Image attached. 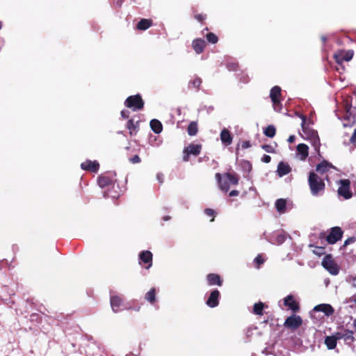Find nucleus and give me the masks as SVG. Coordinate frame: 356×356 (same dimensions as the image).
<instances>
[{"label":"nucleus","mask_w":356,"mask_h":356,"mask_svg":"<svg viewBox=\"0 0 356 356\" xmlns=\"http://www.w3.org/2000/svg\"><path fill=\"white\" fill-rule=\"evenodd\" d=\"M325 179L328 180L327 175L323 178L314 170L309 172L307 181L311 194L313 196H321L324 193L325 190Z\"/></svg>","instance_id":"f257e3e1"},{"label":"nucleus","mask_w":356,"mask_h":356,"mask_svg":"<svg viewBox=\"0 0 356 356\" xmlns=\"http://www.w3.org/2000/svg\"><path fill=\"white\" fill-rule=\"evenodd\" d=\"M302 119V129L303 132V137L305 139L309 140L312 145L314 147L315 151L319 154H320V147H321V142L320 138L318 136V132L309 128V127L305 125L306 123V117L305 115H301Z\"/></svg>","instance_id":"f03ea898"},{"label":"nucleus","mask_w":356,"mask_h":356,"mask_svg":"<svg viewBox=\"0 0 356 356\" xmlns=\"http://www.w3.org/2000/svg\"><path fill=\"white\" fill-rule=\"evenodd\" d=\"M354 56V51L352 49H338L333 55V58L337 63L335 69L340 74L346 70L343 62H349Z\"/></svg>","instance_id":"7ed1b4c3"},{"label":"nucleus","mask_w":356,"mask_h":356,"mask_svg":"<svg viewBox=\"0 0 356 356\" xmlns=\"http://www.w3.org/2000/svg\"><path fill=\"white\" fill-rule=\"evenodd\" d=\"M343 232L339 227H332L327 236L325 233H321L320 238H325L327 242L329 244H334L337 241H340L343 236Z\"/></svg>","instance_id":"20e7f679"},{"label":"nucleus","mask_w":356,"mask_h":356,"mask_svg":"<svg viewBox=\"0 0 356 356\" xmlns=\"http://www.w3.org/2000/svg\"><path fill=\"white\" fill-rule=\"evenodd\" d=\"M144 101L140 95L129 96L124 101L126 107L131 108L133 111L141 110L144 108Z\"/></svg>","instance_id":"39448f33"},{"label":"nucleus","mask_w":356,"mask_h":356,"mask_svg":"<svg viewBox=\"0 0 356 356\" xmlns=\"http://www.w3.org/2000/svg\"><path fill=\"white\" fill-rule=\"evenodd\" d=\"M339 187L337 189L339 196L343 197L345 200H349L353 197V193L350 191V181L348 179H340L339 181Z\"/></svg>","instance_id":"423d86ee"},{"label":"nucleus","mask_w":356,"mask_h":356,"mask_svg":"<svg viewBox=\"0 0 356 356\" xmlns=\"http://www.w3.org/2000/svg\"><path fill=\"white\" fill-rule=\"evenodd\" d=\"M282 90L280 86H275L273 87L270 92V97L273 102V108L275 111L277 112H280L282 110V104H281V95H282Z\"/></svg>","instance_id":"0eeeda50"},{"label":"nucleus","mask_w":356,"mask_h":356,"mask_svg":"<svg viewBox=\"0 0 356 356\" xmlns=\"http://www.w3.org/2000/svg\"><path fill=\"white\" fill-rule=\"evenodd\" d=\"M201 144H193L191 143L188 146L185 147L183 150V161L188 162L190 159V156L193 155L195 156H198L202 150Z\"/></svg>","instance_id":"6e6552de"},{"label":"nucleus","mask_w":356,"mask_h":356,"mask_svg":"<svg viewBox=\"0 0 356 356\" xmlns=\"http://www.w3.org/2000/svg\"><path fill=\"white\" fill-rule=\"evenodd\" d=\"M321 264L330 274L337 275L339 273V268L331 254L325 255Z\"/></svg>","instance_id":"1a4fd4ad"},{"label":"nucleus","mask_w":356,"mask_h":356,"mask_svg":"<svg viewBox=\"0 0 356 356\" xmlns=\"http://www.w3.org/2000/svg\"><path fill=\"white\" fill-rule=\"evenodd\" d=\"M302 324V319L300 316L293 314L286 318L284 326L291 330L298 329Z\"/></svg>","instance_id":"9d476101"},{"label":"nucleus","mask_w":356,"mask_h":356,"mask_svg":"<svg viewBox=\"0 0 356 356\" xmlns=\"http://www.w3.org/2000/svg\"><path fill=\"white\" fill-rule=\"evenodd\" d=\"M152 253L149 250H143L139 254L140 264H145V268L149 269L152 266Z\"/></svg>","instance_id":"9b49d317"},{"label":"nucleus","mask_w":356,"mask_h":356,"mask_svg":"<svg viewBox=\"0 0 356 356\" xmlns=\"http://www.w3.org/2000/svg\"><path fill=\"white\" fill-rule=\"evenodd\" d=\"M220 296V293L218 289L213 290L206 301L207 305L211 308L217 307L219 305Z\"/></svg>","instance_id":"f8f14e48"},{"label":"nucleus","mask_w":356,"mask_h":356,"mask_svg":"<svg viewBox=\"0 0 356 356\" xmlns=\"http://www.w3.org/2000/svg\"><path fill=\"white\" fill-rule=\"evenodd\" d=\"M284 305L293 312H298L300 310L299 303L295 300L292 295H288L284 298Z\"/></svg>","instance_id":"ddd939ff"},{"label":"nucleus","mask_w":356,"mask_h":356,"mask_svg":"<svg viewBox=\"0 0 356 356\" xmlns=\"http://www.w3.org/2000/svg\"><path fill=\"white\" fill-rule=\"evenodd\" d=\"M332 168H334V167L331 163L326 160H323L321 163L316 165V171L314 172L321 175H323Z\"/></svg>","instance_id":"4468645a"},{"label":"nucleus","mask_w":356,"mask_h":356,"mask_svg":"<svg viewBox=\"0 0 356 356\" xmlns=\"http://www.w3.org/2000/svg\"><path fill=\"white\" fill-rule=\"evenodd\" d=\"M81 168L83 170L97 172L99 168V164L97 161L86 160L81 164Z\"/></svg>","instance_id":"2eb2a0df"},{"label":"nucleus","mask_w":356,"mask_h":356,"mask_svg":"<svg viewBox=\"0 0 356 356\" xmlns=\"http://www.w3.org/2000/svg\"><path fill=\"white\" fill-rule=\"evenodd\" d=\"M113 177L108 174H103L97 179V183L101 188H105L113 184Z\"/></svg>","instance_id":"dca6fc26"},{"label":"nucleus","mask_w":356,"mask_h":356,"mask_svg":"<svg viewBox=\"0 0 356 356\" xmlns=\"http://www.w3.org/2000/svg\"><path fill=\"white\" fill-rule=\"evenodd\" d=\"M220 138L221 140V142L223 145L225 146H228L232 143L233 141V136L231 134V132L227 129L226 128H224L220 134Z\"/></svg>","instance_id":"f3484780"},{"label":"nucleus","mask_w":356,"mask_h":356,"mask_svg":"<svg viewBox=\"0 0 356 356\" xmlns=\"http://www.w3.org/2000/svg\"><path fill=\"white\" fill-rule=\"evenodd\" d=\"M314 311L315 312H323L327 316H332L334 312V309L332 307V305L329 304H320L314 307Z\"/></svg>","instance_id":"a211bd4d"},{"label":"nucleus","mask_w":356,"mask_h":356,"mask_svg":"<svg viewBox=\"0 0 356 356\" xmlns=\"http://www.w3.org/2000/svg\"><path fill=\"white\" fill-rule=\"evenodd\" d=\"M206 47V42L201 38H197L193 40L192 47L196 54H200L202 53Z\"/></svg>","instance_id":"6ab92c4d"},{"label":"nucleus","mask_w":356,"mask_h":356,"mask_svg":"<svg viewBox=\"0 0 356 356\" xmlns=\"http://www.w3.org/2000/svg\"><path fill=\"white\" fill-rule=\"evenodd\" d=\"M207 280L209 285H217L221 286L222 285V280L220 276L216 273H209L207 276Z\"/></svg>","instance_id":"aec40b11"},{"label":"nucleus","mask_w":356,"mask_h":356,"mask_svg":"<svg viewBox=\"0 0 356 356\" xmlns=\"http://www.w3.org/2000/svg\"><path fill=\"white\" fill-rule=\"evenodd\" d=\"M291 171V168L287 163L280 161L278 163L277 173L279 177H283L289 174Z\"/></svg>","instance_id":"412c9836"},{"label":"nucleus","mask_w":356,"mask_h":356,"mask_svg":"<svg viewBox=\"0 0 356 356\" xmlns=\"http://www.w3.org/2000/svg\"><path fill=\"white\" fill-rule=\"evenodd\" d=\"M111 306L114 312L119 311V307L121 306L122 299L118 296H112L110 298Z\"/></svg>","instance_id":"4be33fe9"},{"label":"nucleus","mask_w":356,"mask_h":356,"mask_svg":"<svg viewBox=\"0 0 356 356\" xmlns=\"http://www.w3.org/2000/svg\"><path fill=\"white\" fill-rule=\"evenodd\" d=\"M153 21L151 19H141L136 25V29L140 31H145L151 27Z\"/></svg>","instance_id":"5701e85b"},{"label":"nucleus","mask_w":356,"mask_h":356,"mask_svg":"<svg viewBox=\"0 0 356 356\" xmlns=\"http://www.w3.org/2000/svg\"><path fill=\"white\" fill-rule=\"evenodd\" d=\"M297 152L300 155V159L305 161L309 155V147L304 143H300L297 146Z\"/></svg>","instance_id":"b1692460"},{"label":"nucleus","mask_w":356,"mask_h":356,"mask_svg":"<svg viewBox=\"0 0 356 356\" xmlns=\"http://www.w3.org/2000/svg\"><path fill=\"white\" fill-rule=\"evenodd\" d=\"M156 290L155 288H152L149 291H147L145 295V299L149 302L151 305H154L156 302Z\"/></svg>","instance_id":"393cba45"},{"label":"nucleus","mask_w":356,"mask_h":356,"mask_svg":"<svg viewBox=\"0 0 356 356\" xmlns=\"http://www.w3.org/2000/svg\"><path fill=\"white\" fill-rule=\"evenodd\" d=\"M127 128L129 130L130 135L136 134L138 131L139 122H134L133 119H130L127 122Z\"/></svg>","instance_id":"a878e982"},{"label":"nucleus","mask_w":356,"mask_h":356,"mask_svg":"<svg viewBox=\"0 0 356 356\" xmlns=\"http://www.w3.org/2000/svg\"><path fill=\"white\" fill-rule=\"evenodd\" d=\"M150 127L152 130L156 134H160L163 130L161 122L156 119H153L150 121Z\"/></svg>","instance_id":"bb28decb"},{"label":"nucleus","mask_w":356,"mask_h":356,"mask_svg":"<svg viewBox=\"0 0 356 356\" xmlns=\"http://www.w3.org/2000/svg\"><path fill=\"white\" fill-rule=\"evenodd\" d=\"M286 201L284 199H278L275 202V208L280 213L286 212Z\"/></svg>","instance_id":"cd10ccee"},{"label":"nucleus","mask_w":356,"mask_h":356,"mask_svg":"<svg viewBox=\"0 0 356 356\" xmlns=\"http://www.w3.org/2000/svg\"><path fill=\"white\" fill-rule=\"evenodd\" d=\"M353 334V331L350 330H345L343 332V339L347 343H353L355 340Z\"/></svg>","instance_id":"c85d7f7f"},{"label":"nucleus","mask_w":356,"mask_h":356,"mask_svg":"<svg viewBox=\"0 0 356 356\" xmlns=\"http://www.w3.org/2000/svg\"><path fill=\"white\" fill-rule=\"evenodd\" d=\"M337 342L334 337L327 336L325 338V344L329 350L334 349L337 346Z\"/></svg>","instance_id":"c756f323"},{"label":"nucleus","mask_w":356,"mask_h":356,"mask_svg":"<svg viewBox=\"0 0 356 356\" xmlns=\"http://www.w3.org/2000/svg\"><path fill=\"white\" fill-rule=\"evenodd\" d=\"M216 177L218 181L220 188L225 192H227L229 188V186L227 181H222L221 180V175L220 173H216Z\"/></svg>","instance_id":"7c9ffc66"},{"label":"nucleus","mask_w":356,"mask_h":356,"mask_svg":"<svg viewBox=\"0 0 356 356\" xmlns=\"http://www.w3.org/2000/svg\"><path fill=\"white\" fill-rule=\"evenodd\" d=\"M189 136H195L198 131L197 124L195 122H191L187 129Z\"/></svg>","instance_id":"2f4dec72"},{"label":"nucleus","mask_w":356,"mask_h":356,"mask_svg":"<svg viewBox=\"0 0 356 356\" xmlns=\"http://www.w3.org/2000/svg\"><path fill=\"white\" fill-rule=\"evenodd\" d=\"M264 308V304L261 302L255 303L253 307V312L256 315H263V310Z\"/></svg>","instance_id":"473e14b6"},{"label":"nucleus","mask_w":356,"mask_h":356,"mask_svg":"<svg viewBox=\"0 0 356 356\" xmlns=\"http://www.w3.org/2000/svg\"><path fill=\"white\" fill-rule=\"evenodd\" d=\"M265 136L269 138H273L276 134V129L273 125H268L264 131Z\"/></svg>","instance_id":"72a5a7b5"},{"label":"nucleus","mask_w":356,"mask_h":356,"mask_svg":"<svg viewBox=\"0 0 356 356\" xmlns=\"http://www.w3.org/2000/svg\"><path fill=\"white\" fill-rule=\"evenodd\" d=\"M225 176L229 181L230 184L233 185H237L238 184V178L235 174H232L230 172H227Z\"/></svg>","instance_id":"f704fd0d"},{"label":"nucleus","mask_w":356,"mask_h":356,"mask_svg":"<svg viewBox=\"0 0 356 356\" xmlns=\"http://www.w3.org/2000/svg\"><path fill=\"white\" fill-rule=\"evenodd\" d=\"M202 84V79L200 77H195L193 79L191 80L189 82V85L192 86L195 89L199 90L200 87Z\"/></svg>","instance_id":"c9c22d12"},{"label":"nucleus","mask_w":356,"mask_h":356,"mask_svg":"<svg viewBox=\"0 0 356 356\" xmlns=\"http://www.w3.org/2000/svg\"><path fill=\"white\" fill-rule=\"evenodd\" d=\"M207 41L211 44H216L218 41V38L213 33H209L206 35Z\"/></svg>","instance_id":"e433bc0d"},{"label":"nucleus","mask_w":356,"mask_h":356,"mask_svg":"<svg viewBox=\"0 0 356 356\" xmlns=\"http://www.w3.org/2000/svg\"><path fill=\"white\" fill-rule=\"evenodd\" d=\"M204 213L209 216V217H211V219L210 220L211 222H213L214 221V219L216 218V211L212 209H209V208H207V209H204Z\"/></svg>","instance_id":"4c0bfd02"},{"label":"nucleus","mask_w":356,"mask_h":356,"mask_svg":"<svg viewBox=\"0 0 356 356\" xmlns=\"http://www.w3.org/2000/svg\"><path fill=\"white\" fill-rule=\"evenodd\" d=\"M254 262L257 265V268H259L260 266L264 263V259L261 254H258L254 259Z\"/></svg>","instance_id":"58836bf2"},{"label":"nucleus","mask_w":356,"mask_h":356,"mask_svg":"<svg viewBox=\"0 0 356 356\" xmlns=\"http://www.w3.org/2000/svg\"><path fill=\"white\" fill-rule=\"evenodd\" d=\"M261 147L266 152H268V153H273V152H275L274 148L270 145H263L261 146Z\"/></svg>","instance_id":"ea45409f"},{"label":"nucleus","mask_w":356,"mask_h":356,"mask_svg":"<svg viewBox=\"0 0 356 356\" xmlns=\"http://www.w3.org/2000/svg\"><path fill=\"white\" fill-rule=\"evenodd\" d=\"M355 240H356V238L355 236H352V237H350V238H347L344 241V243H343V246L341 247V248H345L348 245L354 243L355 241Z\"/></svg>","instance_id":"a19ab883"},{"label":"nucleus","mask_w":356,"mask_h":356,"mask_svg":"<svg viewBox=\"0 0 356 356\" xmlns=\"http://www.w3.org/2000/svg\"><path fill=\"white\" fill-rule=\"evenodd\" d=\"M194 17L198 22H202L206 19L207 15L204 14H196V15H195Z\"/></svg>","instance_id":"79ce46f5"},{"label":"nucleus","mask_w":356,"mask_h":356,"mask_svg":"<svg viewBox=\"0 0 356 356\" xmlns=\"http://www.w3.org/2000/svg\"><path fill=\"white\" fill-rule=\"evenodd\" d=\"M129 161L132 163H138L141 161L140 158L138 155H135L129 159Z\"/></svg>","instance_id":"37998d69"},{"label":"nucleus","mask_w":356,"mask_h":356,"mask_svg":"<svg viewBox=\"0 0 356 356\" xmlns=\"http://www.w3.org/2000/svg\"><path fill=\"white\" fill-rule=\"evenodd\" d=\"M314 253L318 255H321L324 254V248L323 247H316V250H314Z\"/></svg>","instance_id":"c03bdc74"},{"label":"nucleus","mask_w":356,"mask_h":356,"mask_svg":"<svg viewBox=\"0 0 356 356\" xmlns=\"http://www.w3.org/2000/svg\"><path fill=\"white\" fill-rule=\"evenodd\" d=\"M332 337H334V338L336 339V341L337 342L338 340L343 339V333L337 332L332 334Z\"/></svg>","instance_id":"a18cd8bd"},{"label":"nucleus","mask_w":356,"mask_h":356,"mask_svg":"<svg viewBox=\"0 0 356 356\" xmlns=\"http://www.w3.org/2000/svg\"><path fill=\"white\" fill-rule=\"evenodd\" d=\"M261 161L264 163H268L271 161V157L269 155L264 154L263 157L261 158Z\"/></svg>","instance_id":"49530a36"},{"label":"nucleus","mask_w":356,"mask_h":356,"mask_svg":"<svg viewBox=\"0 0 356 356\" xmlns=\"http://www.w3.org/2000/svg\"><path fill=\"white\" fill-rule=\"evenodd\" d=\"M241 147L243 149H247L251 147L250 142L248 140L243 141L242 143Z\"/></svg>","instance_id":"de8ad7c7"},{"label":"nucleus","mask_w":356,"mask_h":356,"mask_svg":"<svg viewBox=\"0 0 356 356\" xmlns=\"http://www.w3.org/2000/svg\"><path fill=\"white\" fill-rule=\"evenodd\" d=\"M121 116L124 119H127L129 117V112L128 111H127V110H123V111H121Z\"/></svg>","instance_id":"09e8293b"},{"label":"nucleus","mask_w":356,"mask_h":356,"mask_svg":"<svg viewBox=\"0 0 356 356\" xmlns=\"http://www.w3.org/2000/svg\"><path fill=\"white\" fill-rule=\"evenodd\" d=\"M238 194H239V191H238L233 190V191L229 192V195L230 197H233V196H237V195H238Z\"/></svg>","instance_id":"8fccbe9b"},{"label":"nucleus","mask_w":356,"mask_h":356,"mask_svg":"<svg viewBox=\"0 0 356 356\" xmlns=\"http://www.w3.org/2000/svg\"><path fill=\"white\" fill-rule=\"evenodd\" d=\"M122 0H115V5L118 7V8H120L122 5Z\"/></svg>","instance_id":"3c124183"},{"label":"nucleus","mask_w":356,"mask_h":356,"mask_svg":"<svg viewBox=\"0 0 356 356\" xmlns=\"http://www.w3.org/2000/svg\"><path fill=\"white\" fill-rule=\"evenodd\" d=\"M295 139H296L295 136L291 135V136H290L289 137V138H288V141H289V143H293V142L295 141Z\"/></svg>","instance_id":"603ef678"},{"label":"nucleus","mask_w":356,"mask_h":356,"mask_svg":"<svg viewBox=\"0 0 356 356\" xmlns=\"http://www.w3.org/2000/svg\"><path fill=\"white\" fill-rule=\"evenodd\" d=\"M351 140L353 142H356V129L354 131V133L351 137Z\"/></svg>","instance_id":"864d4df0"},{"label":"nucleus","mask_w":356,"mask_h":356,"mask_svg":"<svg viewBox=\"0 0 356 356\" xmlns=\"http://www.w3.org/2000/svg\"><path fill=\"white\" fill-rule=\"evenodd\" d=\"M170 216H164V217L163 218V220H165V221H167V220H170Z\"/></svg>","instance_id":"5fc2aeb1"},{"label":"nucleus","mask_w":356,"mask_h":356,"mask_svg":"<svg viewBox=\"0 0 356 356\" xmlns=\"http://www.w3.org/2000/svg\"><path fill=\"white\" fill-rule=\"evenodd\" d=\"M321 40L323 42V43H325L327 38L325 36H322Z\"/></svg>","instance_id":"6e6d98bb"},{"label":"nucleus","mask_w":356,"mask_h":356,"mask_svg":"<svg viewBox=\"0 0 356 356\" xmlns=\"http://www.w3.org/2000/svg\"><path fill=\"white\" fill-rule=\"evenodd\" d=\"M3 27V24H2V22L0 21V30L2 29Z\"/></svg>","instance_id":"4d7b16f0"},{"label":"nucleus","mask_w":356,"mask_h":356,"mask_svg":"<svg viewBox=\"0 0 356 356\" xmlns=\"http://www.w3.org/2000/svg\"><path fill=\"white\" fill-rule=\"evenodd\" d=\"M38 316V315H37V314H32V315H31V318H33V317H35V316Z\"/></svg>","instance_id":"13d9d810"},{"label":"nucleus","mask_w":356,"mask_h":356,"mask_svg":"<svg viewBox=\"0 0 356 356\" xmlns=\"http://www.w3.org/2000/svg\"><path fill=\"white\" fill-rule=\"evenodd\" d=\"M124 0H122V1L124 2Z\"/></svg>","instance_id":"bf43d9fd"}]
</instances>
